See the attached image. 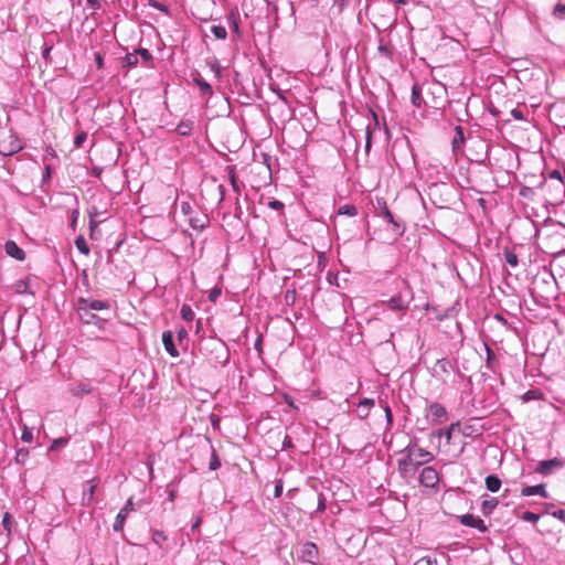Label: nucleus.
Segmentation results:
<instances>
[{
  "label": "nucleus",
  "mask_w": 565,
  "mask_h": 565,
  "mask_svg": "<svg viewBox=\"0 0 565 565\" xmlns=\"http://www.w3.org/2000/svg\"><path fill=\"white\" fill-rule=\"evenodd\" d=\"M2 525L8 533H11L13 526V520L9 512H6L2 516Z\"/></svg>",
  "instance_id": "nucleus-28"
},
{
  "label": "nucleus",
  "mask_w": 565,
  "mask_h": 565,
  "mask_svg": "<svg viewBox=\"0 0 565 565\" xmlns=\"http://www.w3.org/2000/svg\"><path fill=\"white\" fill-rule=\"evenodd\" d=\"M350 0H334L333 7L337 8L338 13H342L343 10L348 7Z\"/></svg>",
  "instance_id": "nucleus-41"
},
{
  "label": "nucleus",
  "mask_w": 565,
  "mask_h": 565,
  "mask_svg": "<svg viewBox=\"0 0 565 565\" xmlns=\"http://www.w3.org/2000/svg\"><path fill=\"white\" fill-rule=\"evenodd\" d=\"M419 482L426 488H435L439 482V475L433 467H425L419 475Z\"/></svg>",
  "instance_id": "nucleus-5"
},
{
  "label": "nucleus",
  "mask_w": 565,
  "mask_h": 565,
  "mask_svg": "<svg viewBox=\"0 0 565 565\" xmlns=\"http://www.w3.org/2000/svg\"><path fill=\"white\" fill-rule=\"evenodd\" d=\"M522 519H523L524 521L535 523V522L540 519V515H539V514H535V513H533V512H530V511H525V512L522 514Z\"/></svg>",
  "instance_id": "nucleus-39"
},
{
  "label": "nucleus",
  "mask_w": 565,
  "mask_h": 565,
  "mask_svg": "<svg viewBox=\"0 0 565 565\" xmlns=\"http://www.w3.org/2000/svg\"><path fill=\"white\" fill-rule=\"evenodd\" d=\"M75 245L83 255L87 256L89 254V247L83 236L76 237Z\"/></svg>",
  "instance_id": "nucleus-25"
},
{
  "label": "nucleus",
  "mask_w": 565,
  "mask_h": 565,
  "mask_svg": "<svg viewBox=\"0 0 565 565\" xmlns=\"http://www.w3.org/2000/svg\"><path fill=\"white\" fill-rule=\"evenodd\" d=\"M385 414H386L388 422H392V412L387 405L385 406Z\"/></svg>",
  "instance_id": "nucleus-57"
},
{
  "label": "nucleus",
  "mask_w": 565,
  "mask_h": 565,
  "mask_svg": "<svg viewBox=\"0 0 565 565\" xmlns=\"http://www.w3.org/2000/svg\"><path fill=\"white\" fill-rule=\"evenodd\" d=\"M324 509H326L324 499L322 497H320L319 504H318V510L319 511H324Z\"/></svg>",
  "instance_id": "nucleus-56"
},
{
  "label": "nucleus",
  "mask_w": 565,
  "mask_h": 565,
  "mask_svg": "<svg viewBox=\"0 0 565 565\" xmlns=\"http://www.w3.org/2000/svg\"><path fill=\"white\" fill-rule=\"evenodd\" d=\"M193 82L196 84V86L199 87V89L203 96H212L213 95L212 86L205 79H203L201 76H199V75L195 76L193 78Z\"/></svg>",
  "instance_id": "nucleus-15"
},
{
  "label": "nucleus",
  "mask_w": 565,
  "mask_h": 565,
  "mask_svg": "<svg viewBox=\"0 0 565 565\" xmlns=\"http://www.w3.org/2000/svg\"><path fill=\"white\" fill-rule=\"evenodd\" d=\"M459 427V423H452L447 429L445 430H439L438 431V435H444L445 438H446V441L447 443H450V439H451V435H452V431Z\"/></svg>",
  "instance_id": "nucleus-29"
},
{
  "label": "nucleus",
  "mask_w": 565,
  "mask_h": 565,
  "mask_svg": "<svg viewBox=\"0 0 565 565\" xmlns=\"http://www.w3.org/2000/svg\"><path fill=\"white\" fill-rule=\"evenodd\" d=\"M30 457V451L26 448H21L17 451L14 460L19 465H24Z\"/></svg>",
  "instance_id": "nucleus-22"
},
{
  "label": "nucleus",
  "mask_w": 565,
  "mask_h": 565,
  "mask_svg": "<svg viewBox=\"0 0 565 565\" xmlns=\"http://www.w3.org/2000/svg\"><path fill=\"white\" fill-rule=\"evenodd\" d=\"M12 289L19 295L28 294L30 291V279L24 278L15 281L12 285Z\"/></svg>",
  "instance_id": "nucleus-17"
},
{
  "label": "nucleus",
  "mask_w": 565,
  "mask_h": 565,
  "mask_svg": "<svg viewBox=\"0 0 565 565\" xmlns=\"http://www.w3.org/2000/svg\"><path fill=\"white\" fill-rule=\"evenodd\" d=\"M22 149L20 139L11 131L0 134V153L12 156Z\"/></svg>",
  "instance_id": "nucleus-4"
},
{
  "label": "nucleus",
  "mask_w": 565,
  "mask_h": 565,
  "mask_svg": "<svg viewBox=\"0 0 565 565\" xmlns=\"http://www.w3.org/2000/svg\"><path fill=\"white\" fill-rule=\"evenodd\" d=\"M205 350L207 351L206 356L214 366L224 365L228 361V352L224 342L220 340L210 341Z\"/></svg>",
  "instance_id": "nucleus-2"
},
{
  "label": "nucleus",
  "mask_w": 565,
  "mask_h": 565,
  "mask_svg": "<svg viewBox=\"0 0 565 565\" xmlns=\"http://www.w3.org/2000/svg\"><path fill=\"white\" fill-rule=\"evenodd\" d=\"M554 15L558 19H565V4L558 3L555 6Z\"/></svg>",
  "instance_id": "nucleus-40"
},
{
  "label": "nucleus",
  "mask_w": 565,
  "mask_h": 565,
  "mask_svg": "<svg viewBox=\"0 0 565 565\" xmlns=\"http://www.w3.org/2000/svg\"><path fill=\"white\" fill-rule=\"evenodd\" d=\"M358 214V210L354 205L352 204H345L343 206H341L339 210H338V215H347V216H355Z\"/></svg>",
  "instance_id": "nucleus-23"
},
{
  "label": "nucleus",
  "mask_w": 565,
  "mask_h": 565,
  "mask_svg": "<svg viewBox=\"0 0 565 565\" xmlns=\"http://www.w3.org/2000/svg\"><path fill=\"white\" fill-rule=\"evenodd\" d=\"M135 507H134V502H132V498H130L126 505L121 509V510H126V513L128 514L130 511H134Z\"/></svg>",
  "instance_id": "nucleus-49"
},
{
  "label": "nucleus",
  "mask_w": 565,
  "mask_h": 565,
  "mask_svg": "<svg viewBox=\"0 0 565 565\" xmlns=\"http://www.w3.org/2000/svg\"><path fill=\"white\" fill-rule=\"evenodd\" d=\"M386 306L393 311H405L408 307L401 295L392 297L388 301H386Z\"/></svg>",
  "instance_id": "nucleus-14"
},
{
  "label": "nucleus",
  "mask_w": 565,
  "mask_h": 565,
  "mask_svg": "<svg viewBox=\"0 0 565 565\" xmlns=\"http://www.w3.org/2000/svg\"><path fill=\"white\" fill-rule=\"evenodd\" d=\"M498 505V500L492 498L490 500H484L481 505V511L484 515H489Z\"/></svg>",
  "instance_id": "nucleus-20"
},
{
  "label": "nucleus",
  "mask_w": 565,
  "mask_h": 565,
  "mask_svg": "<svg viewBox=\"0 0 565 565\" xmlns=\"http://www.w3.org/2000/svg\"><path fill=\"white\" fill-rule=\"evenodd\" d=\"M429 413L431 420L435 424H443L448 419L446 408L439 403H433L429 405Z\"/></svg>",
  "instance_id": "nucleus-10"
},
{
  "label": "nucleus",
  "mask_w": 565,
  "mask_h": 565,
  "mask_svg": "<svg viewBox=\"0 0 565 565\" xmlns=\"http://www.w3.org/2000/svg\"><path fill=\"white\" fill-rule=\"evenodd\" d=\"M220 295H221V289L214 288V289L210 292V295H209V299H210L211 301H215V300L218 298V296H220Z\"/></svg>",
  "instance_id": "nucleus-47"
},
{
  "label": "nucleus",
  "mask_w": 565,
  "mask_h": 565,
  "mask_svg": "<svg viewBox=\"0 0 565 565\" xmlns=\"http://www.w3.org/2000/svg\"><path fill=\"white\" fill-rule=\"evenodd\" d=\"M92 392V386L89 383H78L74 387L71 388V393L76 397H82L86 394H89Z\"/></svg>",
  "instance_id": "nucleus-16"
},
{
  "label": "nucleus",
  "mask_w": 565,
  "mask_h": 565,
  "mask_svg": "<svg viewBox=\"0 0 565 565\" xmlns=\"http://www.w3.org/2000/svg\"><path fill=\"white\" fill-rule=\"evenodd\" d=\"M561 467H563V461L557 459V458H553V459H550V460H543V461L539 462V465L536 466L534 471L540 473V475L547 476L554 469H558Z\"/></svg>",
  "instance_id": "nucleus-9"
},
{
  "label": "nucleus",
  "mask_w": 565,
  "mask_h": 565,
  "mask_svg": "<svg viewBox=\"0 0 565 565\" xmlns=\"http://www.w3.org/2000/svg\"><path fill=\"white\" fill-rule=\"evenodd\" d=\"M128 514L126 513V510H120L119 513L116 516L115 523H114V530L115 531H121L124 527V523L127 519Z\"/></svg>",
  "instance_id": "nucleus-21"
},
{
  "label": "nucleus",
  "mask_w": 565,
  "mask_h": 565,
  "mask_svg": "<svg viewBox=\"0 0 565 565\" xmlns=\"http://www.w3.org/2000/svg\"><path fill=\"white\" fill-rule=\"evenodd\" d=\"M162 343L164 345L166 351L172 356L178 358L179 351L177 350L173 343V334L171 331H164L162 333Z\"/></svg>",
  "instance_id": "nucleus-12"
},
{
  "label": "nucleus",
  "mask_w": 565,
  "mask_h": 565,
  "mask_svg": "<svg viewBox=\"0 0 565 565\" xmlns=\"http://www.w3.org/2000/svg\"><path fill=\"white\" fill-rule=\"evenodd\" d=\"M534 494H539L543 498H547L548 494L545 490V486L544 484H537V486H527V487H524L522 490H521V495L522 497H529V495H534Z\"/></svg>",
  "instance_id": "nucleus-13"
},
{
  "label": "nucleus",
  "mask_w": 565,
  "mask_h": 565,
  "mask_svg": "<svg viewBox=\"0 0 565 565\" xmlns=\"http://www.w3.org/2000/svg\"><path fill=\"white\" fill-rule=\"evenodd\" d=\"M186 337H188V331L184 328H180L178 330V339H179V341H182Z\"/></svg>",
  "instance_id": "nucleus-52"
},
{
  "label": "nucleus",
  "mask_w": 565,
  "mask_h": 565,
  "mask_svg": "<svg viewBox=\"0 0 565 565\" xmlns=\"http://www.w3.org/2000/svg\"><path fill=\"white\" fill-rule=\"evenodd\" d=\"M554 516L558 518L562 521H565V510H557L554 512Z\"/></svg>",
  "instance_id": "nucleus-54"
},
{
  "label": "nucleus",
  "mask_w": 565,
  "mask_h": 565,
  "mask_svg": "<svg viewBox=\"0 0 565 565\" xmlns=\"http://www.w3.org/2000/svg\"><path fill=\"white\" fill-rule=\"evenodd\" d=\"M86 138H87V134H86V132H84V131L79 132V134L75 137V139H74V145H75L77 148L82 147V146H83V143L85 142Z\"/></svg>",
  "instance_id": "nucleus-42"
},
{
  "label": "nucleus",
  "mask_w": 565,
  "mask_h": 565,
  "mask_svg": "<svg viewBox=\"0 0 565 565\" xmlns=\"http://www.w3.org/2000/svg\"><path fill=\"white\" fill-rule=\"evenodd\" d=\"M414 565H436L434 561L430 559V557H422L418 561L414 563Z\"/></svg>",
  "instance_id": "nucleus-45"
},
{
  "label": "nucleus",
  "mask_w": 565,
  "mask_h": 565,
  "mask_svg": "<svg viewBox=\"0 0 565 565\" xmlns=\"http://www.w3.org/2000/svg\"><path fill=\"white\" fill-rule=\"evenodd\" d=\"M180 316L185 321H192L194 318V312L189 305L184 303L181 307Z\"/></svg>",
  "instance_id": "nucleus-24"
},
{
  "label": "nucleus",
  "mask_w": 565,
  "mask_h": 565,
  "mask_svg": "<svg viewBox=\"0 0 565 565\" xmlns=\"http://www.w3.org/2000/svg\"><path fill=\"white\" fill-rule=\"evenodd\" d=\"M138 54H140V55H141V57H142L145 61H149V60H151V54H150V53H149V51H148V50H146V49H141V50H139V51H138V53H137V55H138Z\"/></svg>",
  "instance_id": "nucleus-48"
},
{
  "label": "nucleus",
  "mask_w": 565,
  "mask_h": 565,
  "mask_svg": "<svg viewBox=\"0 0 565 565\" xmlns=\"http://www.w3.org/2000/svg\"><path fill=\"white\" fill-rule=\"evenodd\" d=\"M184 221L188 223V225L192 230H194L196 232L203 231L207 226V224H209L207 215L202 213V212H200V211L193 212V214H191Z\"/></svg>",
  "instance_id": "nucleus-6"
},
{
  "label": "nucleus",
  "mask_w": 565,
  "mask_h": 565,
  "mask_svg": "<svg viewBox=\"0 0 565 565\" xmlns=\"http://www.w3.org/2000/svg\"><path fill=\"white\" fill-rule=\"evenodd\" d=\"M551 178L559 179V180H561V172H559V171H557V170H554V171L551 173Z\"/></svg>",
  "instance_id": "nucleus-58"
},
{
  "label": "nucleus",
  "mask_w": 565,
  "mask_h": 565,
  "mask_svg": "<svg viewBox=\"0 0 565 565\" xmlns=\"http://www.w3.org/2000/svg\"><path fill=\"white\" fill-rule=\"evenodd\" d=\"M404 457L397 460V468L403 477L414 476L417 468L434 460L433 452L416 445L407 446L403 451Z\"/></svg>",
  "instance_id": "nucleus-1"
},
{
  "label": "nucleus",
  "mask_w": 565,
  "mask_h": 565,
  "mask_svg": "<svg viewBox=\"0 0 565 565\" xmlns=\"http://www.w3.org/2000/svg\"><path fill=\"white\" fill-rule=\"evenodd\" d=\"M150 6L156 8V9H158V10H160V11H162V12H164V13H168V8L164 4L160 3V2L153 1V2H150Z\"/></svg>",
  "instance_id": "nucleus-46"
},
{
  "label": "nucleus",
  "mask_w": 565,
  "mask_h": 565,
  "mask_svg": "<svg viewBox=\"0 0 565 565\" xmlns=\"http://www.w3.org/2000/svg\"><path fill=\"white\" fill-rule=\"evenodd\" d=\"M532 393H533V392H527V393H525V398H526V399H530V398L532 397Z\"/></svg>",
  "instance_id": "nucleus-63"
},
{
  "label": "nucleus",
  "mask_w": 565,
  "mask_h": 565,
  "mask_svg": "<svg viewBox=\"0 0 565 565\" xmlns=\"http://www.w3.org/2000/svg\"><path fill=\"white\" fill-rule=\"evenodd\" d=\"M455 130H456V135H455L451 143H452V149L457 151L462 146V143L465 141V136H463L462 128L460 126H457Z\"/></svg>",
  "instance_id": "nucleus-19"
},
{
  "label": "nucleus",
  "mask_w": 565,
  "mask_h": 565,
  "mask_svg": "<svg viewBox=\"0 0 565 565\" xmlns=\"http://www.w3.org/2000/svg\"><path fill=\"white\" fill-rule=\"evenodd\" d=\"M211 32L220 40H224L227 35L226 29L222 25H213Z\"/></svg>",
  "instance_id": "nucleus-26"
},
{
  "label": "nucleus",
  "mask_w": 565,
  "mask_h": 565,
  "mask_svg": "<svg viewBox=\"0 0 565 565\" xmlns=\"http://www.w3.org/2000/svg\"><path fill=\"white\" fill-rule=\"evenodd\" d=\"M152 540L156 544H158L159 546L162 545V542H164L167 540V536L164 535L163 532L161 531H154L153 534H152Z\"/></svg>",
  "instance_id": "nucleus-33"
},
{
  "label": "nucleus",
  "mask_w": 565,
  "mask_h": 565,
  "mask_svg": "<svg viewBox=\"0 0 565 565\" xmlns=\"http://www.w3.org/2000/svg\"><path fill=\"white\" fill-rule=\"evenodd\" d=\"M313 550H316V545L313 543L306 544V552L308 555H311Z\"/></svg>",
  "instance_id": "nucleus-55"
},
{
  "label": "nucleus",
  "mask_w": 565,
  "mask_h": 565,
  "mask_svg": "<svg viewBox=\"0 0 565 565\" xmlns=\"http://www.w3.org/2000/svg\"><path fill=\"white\" fill-rule=\"evenodd\" d=\"M21 440L24 443H31L33 440V434L26 426L23 427Z\"/></svg>",
  "instance_id": "nucleus-36"
},
{
  "label": "nucleus",
  "mask_w": 565,
  "mask_h": 565,
  "mask_svg": "<svg viewBox=\"0 0 565 565\" xmlns=\"http://www.w3.org/2000/svg\"><path fill=\"white\" fill-rule=\"evenodd\" d=\"M532 393H533V392H527V393H525V398H526V399H530V398L532 397Z\"/></svg>",
  "instance_id": "nucleus-64"
},
{
  "label": "nucleus",
  "mask_w": 565,
  "mask_h": 565,
  "mask_svg": "<svg viewBox=\"0 0 565 565\" xmlns=\"http://www.w3.org/2000/svg\"><path fill=\"white\" fill-rule=\"evenodd\" d=\"M108 308H109V303L106 301H102V300H97V299L79 298L78 305H77V312H78L81 320H83L85 323H90V319L86 318L82 312L88 313V311H92V310L100 311V310H106Z\"/></svg>",
  "instance_id": "nucleus-3"
},
{
  "label": "nucleus",
  "mask_w": 565,
  "mask_h": 565,
  "mask_svg": "<svg viewBox=\"0 0 565 565\" xmlns=\"http://www.w3.org/2000/svg\"><path fill=\"white\" fill-rule=\"evenodd\" d=\"M230 181H231V184H232V188L233 190L236 192V193H239L241 191V188H239V184H238V180H237V177L235 174V171L234 169H231L230 172Z\"/></svg>",
  "instance_id": "nucleus-32"
},
{
  "label": "nucleus",
  "mask_w": 565,
  "mask_h": 565,
  "mask_svg": "<svg viewBox=\"0 0 565 565\" xmlns=\"http://www.w3.org/2000/svg\"><path fill=\"white\" fill-rule=\"evenodd\" d=\"M87 1L92 4V7H93V8H95V7H96V4H97V1H96V0H87Z\"/></svg>",
  "instance_id": "nucleus-62"
},
{
  "label": "nucleus",
  "mask_w": 565,
  "mask_h": 565,
  "mask_svg": "<svg viewBox=\"0 0 565 565\" xmlns=\"http://www.w3.org/2000/svg\"><path fill=\"white\" fill-rule=\"evenodd\" d=\"M96 62H97L98 67H102V66H103V58H102V56H100V55H97V57H96Z\"/></svg>",
  "instance_id": "nucleus-60"
},
{
  "label": "nucleus",
  "mask_w": 565,
  "mask_h": 565,
  "mask_svg": "<svg viewBox=\"0 0 565 565\" xmlns=\"http://www.w3.org/2000/svg\"><path fill=\"white\" fill-rule=\"evenodd\" d=\"M486 487L490 492H497L501 487V480L497 476L490 475L486 478Z\"/></svg>",
  "instance_id": "nucleus-18"
},
{
  "label": "nucleus",
  "mask_w": 565,
  "mask_h": 565,
  "mask_svg": "<svg viewBox=\"0 0 565 565\" xmlns=\"http://www.w3.org/2000/svg\"><path fill=\"white\" fill-rule=\"evenodd\" d=\"M125 62L128 66H135L138 63L137 53H128L125 57Z\"/></svg>",
  "instance_id": "nucleus-38"
},
{
  "label": "nucleus",
  "mask_w": 565,
  "mask_h": 565,
  "mask_svg": "<svg viewBox=\"0 0 565 565\" xmlns=\"http://www.w3.org/2000/svg\"><path fill=\"white\" fill-rule=\"evenodd\" d=\"M181 212L184 216L189 217L195 211L193 210V206L189 202H182Z\"/></svg>",
  "instance_id": "nucleus-35"
},
{
  "label": "nucleus",
  "mask_w": 565,
  "mask_h": 565,
  "mask_svg": "<svg viewBox=\"0 0 565 565\" xmlns=\"http://www.w3.org/2000/svg\"><path fill=\"white\" fill-rule=\"evenodd\" d=\"M284 299H285L286 305H288V306H294V305H295V302H296V299H297V292H296V290H295V289H292V290H287V291L285 292V297H284Z\"/></svg>",
  "instance_id": "nucleus-30"
},
{
  "label": "nucleus",
  "mask_w": 565,
  "mask_h": 565,
  "mask_svg": "<svg viewBox=\"0 0 565 565\" xmlns=\"http://www.w3.org/2000/svg\"><path fill=\"white\" fill-rule=\"evenodd\" d=\"M459 521L462 525L469 526V527H475L482 533L488 531V526L484 524L483 520L477 515L467 513V514L459 516Z\"/></svg>",
  "instance_id": "nucleus-8"
},
{
  "label": "nucleus",
  "mask_w": 565,
  "mask_h": 565,
  "mask_svg": "<svg viewBox=\"0 0 565 565\" xmlns=\"http://www.w3.org/2000/svg\"><path fill=\"white\" fill-rule=\"evenodd\" d=\"M220 466H221V462H220L218 456L215 451H213L210 463H209V468L211 470H216L220 468Z\"/></svg>",
  "instance_id": "nucleus-34"
},
{
  "label": "nucleus",
  "mask_w": 565,
  "mask_h": 565,
  "mask_svg": "<svg viewBox=\"0 0 565 565\" xmlns=\"http://www.w3.org/2000/svg\"><path fill=\"white\" fill-rule=\"evenodd\" d=\"M96 487H97V484L92 481L90 486H89V489H88V501H90L93 499V495L95 493Z\"/></svg>",
  "instance_id": "nucleus-51"
},
{
  "label": "nucleus",
  "mask_w": 565,
  "mask_h": 565,
  "mask_svg": "<svg viewBox=\"0 0 565 565\" xmlns=\"http://www.w3.org/2000/svg\"><path fill=\"white\" fill-rule=\"evenodd\" d=\"M4 250L8 256H10L19 262H23L25 259L24 250L22 248H20L13 241L6 242Z\"/></svg>",
  "instance_id": "nucleus-11"
},
{
  "label": "nucleus",
  "mask_w": 565,
  "mask_h": 565,
  "mask_svg": "<svg viewBox=\"0 0 565 565\" xmlns=\"http://www.w3.org/2000/svg\"><path fill=\"white\" fill-rule=\"evenodd\" d=\"M281 492H282V484H281V482H278L276 484L275 491H274L275 498H279L281 495Z\"/></svg>",
  "instance_id": "nucleus-53"
},
{
  "label": "nucleus",
  "mask_w": 565,
  "mask_h": 565,
  "mask_svg": "<svg viewBox=\"0 0 565 565\" xmlns=\"http://www.w3.org/2000/svg\"><path fill=\"white\" fill-rule=\"evenodd\" d=\"M268 206L273 210L281 211L284 209V203L278 200H273L268 203Z\"/></svg>",
  "instance_id": "nucleus-44"
},
{
  "label": "nucleus",
  "mask_w": 565,
  "mask_h": 565,
  "mask_svg": "<svg viewBox=\"0 0 565 565\" xmlns=\"http://www.w3.org/2000/svg\"><path fill=\"white\" fill-rule=\"evenodd\" d=\"M374 404H375L374 399H371V398H364L363 401H361L359 404V408L364 409V413L361 416L365 417L367 415L369 409L371 407H373Z\"/></svg>",
  "instance_id": "nucleus-27"
},
{
  "label": "nucleus",
  "mask_w": 565,
  "mask_h": 565,
  "mask_svg": "<svg viewBox=\"0 0 565 565\" xmlns=\"http://www.w3.org/2000/svg\"><path fill=\"white\" fill-rule=\"evenodd\" d=\"M511 114H512V116H513L516 120H522V119H524L523 113H522V110H520V109H513V110L511 111Z\"/></svg>",
  "instance_id": "nucleus-50"
},
{
  "label": "nucleus",
  "mask_w": 565,
  "mask_h": 565,
  "mask_svg": "<svg viewBox=\"0 0 565 565\" xmlns=\"http://www.w3.org/2000/svg\"><path fill=\"white\" fill-rule=\"evenodd\" d=\"M177 130L180 135L182 136H188L191 130H192V126H191V122H181L178 125L177 127Z\"/></svg>",
  "instance_id": "nucleus-31"
},
{
  "label": "nucleus",
  "mask_w": 565,
  "mask_h": 565,
  "mask_svg": "<svg viewBox=\"0 0 565 565\" xmlns=\"http://www.w3.org/2000/svg\"><path fill=\"white\" fill-rule=\"evenodd\" d=\"M86 318H89L90 319V323L93 322V320L96 318V316L94 313H92L90 311H88V313H84L82 312Z\"/></svg>",
  "instance_id": "nucleus-59"
},
{
  "label": "nucleus",
  "mask_w": 565,
  "mask_h": 565,
  "mask_svg": "<svg viewBox=\"0 0 565 565\" xmlns=\"http://www.w3.org/2000/svg\"><path fill=\"white\" fill-rule=\"evenodd\" d=\"M67 444V439L66 438H57V439H54L50 449L51 450H55L60 447H63Z\"/></svg>",
  "instance_id": "nucleus-43"
},
{
  "label": "nucleus",
  "mask_w": 565,
  "mask_h": 565,
  "mask_svg": "<svg viewBox=\"0 0 565 565\" xmlns=\"http://www.w3.org/2000/svg\"><path fill=\"white\" fill-rule=\"evenodd\" d=\"M370 145H371V137H370V134L367 132L366 148H369Z\"/></svg>",
  "instance_id": "nucleus-61"
},
{
  "label": "nucleus",
  "mask_w": 565,
  "mask_h": 565,
  "mask_svg": "<svg viewBox=\"0 0 565 565\" xmlns=\"http://www.w3.org/2000/svg\"><path fill=\"white\" fill-rule=\"evenodd\" d=\"M382 215L386 218V221L392 225V231L394 233L395 238L402 236L404 234L405 227L404 224L394 217L391 210L384 203L382 207Z\"/></svg>",
  "instance_id": "nucleus-7"
},
{
  "label": "nucleus",
  "mask_w": 565,
  "mask_h": 565,
  "mask_svg": "<svg viewBox=\"0 0 565 565\" xmlns=\"http://www.w3.org/2000/svg\"><path fill=\"white\" fill-rule=\"evenodd\" d=\"M505 262L512 266L515 267L518 265V256L512 252L505 253Z\"/></svg>",
  "instance_id": "nucleus-37"
}]
</instances>
